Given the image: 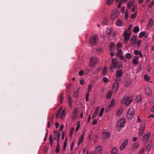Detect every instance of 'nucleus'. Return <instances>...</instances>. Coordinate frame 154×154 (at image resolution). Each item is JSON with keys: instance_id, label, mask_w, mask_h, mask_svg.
<instances>
[{"instance_id": "obj_1", "label": "nucleus", "mask_w": 154, "mask_h": 154, "mask_svg": "<svg viewBox=\"0 0 154 154\" xmlns=\"http://www.w3.org/2000/svg\"><path fill=\"white\" fill-rule=\"evenodd\" d=\"M135 111L133 108H130L126 113V118L128 120H131L134 115Z\"/></svg>"}, {"instance_id": "obj_2", "label": "nucleus", "mask_w": 154, "mask_h": 154, "mask_svg": "<svg viewBox=\"0 0 154 154\" xmlns=\"http://www.w3.org/2000/svg\"><path fill=\"white\" fill-rule=\"evenodd\" d=\"M98 42V38L96 35H93L90 38V43L91 45H96Z\"/></svg>"}, {"instance_id": "obj_3", "label": "nucleus", "mask_w": 154, "mask_h": 154, "mask_svg": "<svg viewBox=\"0 0 154 154\" xmlns=\"http://www.w3.org/2000/svg\"><path fill=\"white\" fill-rule=\"evenodd\" d=\"M132 100L133 99L132 97H126L123 98L121 103L122 104L124 103L126 105L128 106L131 103Z\"/></svg>"}, {"instance_id": "obj_4", "label": "nucleus", "mask_w": 154, "mask_h": 154, "mask_svg": "<svg viewBox=\"0 0 154 154\" xmlns=\"http://www.w3.org/2000/svg\"><path fill=\"white\" fill-rule=\"evenodd\" d=\"M119 14V12L116 9L114 10L112 13L111 15V19L113 20L117 18Z\"/></svg>"}, {"instance_id": "obj_5", "label": "nucleus", "mask_w": 154, "mask_h": 154, "mask_svg": "<svg viewBox=\"0 0 154 154\" xmlns=\"http://www.w3.org/2000/svg\"><path fill=\"white\" fill-rule=\"evenodd\" d=\"M118 66V61L116 58H113L112 61V65L110 67V70H112Z\"/></svg>"}, {"instance_id": "obj_6", "label": "nucleus", "mask_w": 154, "mask_h": 154, "mask_svg": "<svg viewBox=\"0 0 154 154\" xmlns=\"http://www.w3.org/2000/svg\"><path fill=\"white\" fill-rule=\"evenodd\" d=\"M126 121L125 119H122L119 120L118 123V125L121 128H123L125 124Z\"/></svg>"}, {"instance_id": "obj_7", "label": "nucleus", "mask_w": 154, "mask_h": 154, "mask_svg": "<svg viewBox=\"0 0 154 154\" xmlns=\"http://www.w3.org/2000/svg\"><path fill=\"white\" fill-rule=\"evenodd\" d=\"M119 0H116L117 2L119 1V4L118 5V8H120L121 7V5L122 4V0L119 1ZM114 0H106V3L107 5H110L114 1Z\"/></svg>"}, {"instance_id": "obj_8", "label": "nucleus", "mask_w": 154, "mask_h": 154, "mask_svg": "<svg viewBox=\"0 0 154 154\" xmlns=\"http://www.w3.org/2000/svg\"><path fill=\"white\" fill-rule=\"evenodd\" d=\"M123 36L124 37L125 41L127 42L130 38V33L127 31H125L123 34Z\"/></svg>"}, {"instance_id": "obj_9", "label": "nucleus", "mask_w": 154, "mask_h": 154, "mask_svg": "<svg viewBox=\"0 0 154 154\" xmlns=\"http://www.w3.org/2000/svg\"><path fill=\"white\" fill-rule=\"evenodd\" d=\"M97 61V59L96 57H92L90 60V66L93 67L95 65Z\"/></svg>"}, {"instance_id": "obj_10", "label": "nucleus", "mask_w": 154, "mask_h": 154, "mask_svg": "<svg viewBox=\"0 0 154 154\" xmlns=\"http://www.w3.org/2000/svg\"><path fill=\"white\" fill-rule=\"evenodd\" d=\"M110 136V134L109 132L104 131L103 132L102 138L104 140H106Z\"/></svg>"}, {"instance_id": "obj_11", "label": "nucleus", "mask_w": 154, "mask_h": 154, "mask_svg": "<svg viewBox=\"0 0 154 154\" xmlns=\"http://www.w3.org/2000/svg\"><path fill=\"white\" fill-rule=\"evenodd\" d=\"M78 110L77 108H75L72 112V119H75L78 114Z\"/></svg>"}, {"instance_id": "obj_12", "label": "nucleus", "mask_w": 154, "mask_h": 154, "mask_svg": "<svg viewBox=\"0 0 154 154\" xmlns=\"http://www.w3.org/2000/svg\"><path fill=\"white\" fill-rule=\"evenodd\" d=\"M128 142V140H126L124 141L123 143L120 146V149L121 150H123L125 149V146L127 145Z\"/></svg>"}, {"instance_id": "obj_13", "label": "nucleus", "mask_w": 154, "mask_h": 154, "mask_svg": "<svg viewBox=\"0 0 154 154\" xmlns=\"http://www.w3.org/2000/svg\"><path fill=\"white\" fill-rule=\"evenodd\" d=\"M150 135V133L149 132H148L147 133L145 134L143 137V140L146 141H147L149 140Z\"/></svg>"}, {"instance_id": "obj_14", "label": "nucleus", "mask_w": 154, "mask_h": 154, "mask_svg": "<svg viewBox=\"0 0 154 154\" xmlns=\"http://www.w3.org/2000/svg\"><path fill=\"white\" fill-rule=\"evenodd\" d=\"M144 130V125H141L140 128L139 134L140 136H141L143 133Z\"/></svg>"}, {"instance_id": "obj_15", "label": "nucleus", "mask_w": 154, "mask_h": 154, "mask_svg": "<svg viewBox=\"0 0 154 154\" xmlns=\"http://www.w3.org/2000/svg\"><path fill=\"white\" fill-rule=\"evenodd\" d=\"M116 73V77H121L122 76L123 72L122 70L121 69L117 70Z\"/></svg>"}, {"instance_id": "obj_16", "label": "nucleus", "mask_w": 154, "mask_h": 154, "mask_svg": "<svg viewBox=\"0 0 154 154\" xmlns=\"http://www.w3.org/2000/svg\"><path fill=\"white\" fill-rule=\"evenodd\" d=\"M119 88V83L118 82H115L113 85V90L115 91H116Z\"/></svg>"}, {"instance_id": "obj_17", "label": "nucleus", "mask_w": 154, "mask_h": 154, "mask_svg": "<svg viewBox=\"0 0 154 154\" xmlns=\"http://www.w3.org/2000/svg\"><path fill=\"white\" fill-rule=\"evenodd\" d=\"M136 37L134 35L133 36L131 39V43L132 45H134L136 43Z\"/></svg>"}, {"instance_id": "obj_18", "label": "nucleus", "mask_w": 154, "mask_h": 154, "mask_svg": "<svg viewBox=\"0 0 154 154\" xmlns=\"http://www.w3.org/2000/svg\"><path fill=\"white\" fill-rule=\"evenodd\" d=\"M145 92L147 95H151L152 93L151 90L149 87H147L145 89Z\"/></svg>"}, {"instance_id": "obj_19", "label": "nucleus", "mask_w": 154, "mask_h": 154, "mask_svg": "<svg viewBox=\"0 0 154 154\" xmlns=\"http://www.w3.org/2000/svg\"><path fill=\"white\" fill-rule=\"evenodd\" d=\"M109 50L110 51H113L115 48V45L114 43L111 42L109 46Z\"/></svg>"}, {"instance_id": "obj_20", "label": "nucleus", "mask_w": 154, "mask_h": 154, "mask_svg": "<svg viewBox=\"0 0 154 154\" xmlns=\"http://www.w3.org/2000/svg\"><path fill=\"white\" fill-rule=\"evenodd\" d=\"M134 2V0H131L129 3L128 4L127 6L128 8H131V7L133 6V5Z\"/></svg>"}, {"instance_id": "obj_21", "label": "nucleus", "mask_w": 154, "mask_h": 154, "mask_svg": "<svg viewBox=\"0 0 154 154\" xmlns=\"http://www.w3.org/2000/svg\"><path fill=\"white\" fill-rule=\"evenodd\" d=\"M64 94V92H63L59 96V99L61 104L62 103L63 99Z\"/></svg>"}, {"instance_id": "obj_22", "label": "nucleus", "mask_w": 154, "mask_h": 154, "mask_svg": "<svg viewBox=\"0 0 154 154\" xmlns=\"http://www.w3.org/2000/svg\"><path fill=\"white\" fill-rule=\"evenodd\" d=\"M154 22L152 20L150 19L149 20V22L147 24V26L148 27H151L152 25H153Z\"/></svg>"}, {"instance_id": "obj_23", "label": "nucleus", "mask_w": 154, "mask_h": 154, "mask_svg": "<svg viewBox=\"0 0 154 154\" xmlns=\"http://www.w3.org/2000/svg\"><path fill=\"white\" fill-rule=\"evenodd\" d=\"M96 152L99 153H100L102 151V147L100 146H97L96 149Z\"/></svg>"}, {"instance_id": "obj_24", "label": "nucleus", "mask_w": 154, "mask_h": 154, "mask_svg": "<svg viewBox=\"0 0 154 154\" xmlns=\"http://www.w3.org/2000/svg\"><path fill=\"white\" fill-rule=\"evenodd\" d=\"M141 100V97L140 96L137 95L136 98V100L137 102L140 103Z\"/></svg>"}, {"instance_id": "obj_25", "label": "nucleus", "mask_w": 154, "mask_h": 154, "mask_svg": "<svg viewBox=\"0 0 154 154\" xmlns=\"http://www.w3.org/2000/svg\"><path fill=\"white\" fill-rule=\"evenodd\" d=\"M62 109V108L61 107L59 109L58 111V112L56 115V117L57 119L59 118V116H60V113L61 112Z\"/></svg>"}, {"instance_id": "obj_26", "label": "nucleus", "mask_w": 154, "mask_h": 154, "mask_svg": "<svg viewBox=\"0 0 154 154\" xmlns=\"http://www.w3.org/2000/svg\"><path fill=\"white\" fill-rule=\"evenodd\" d=\"M140 30V28L138 26H136L134 27L133 32L134 33L138 32Z\"/></svg>"}, {"instance_id": "obj_27", "label": "nucleus", "mask_w": 154, "mask_h": 154, "mask_svg": "<svg viewBox=\"0 0 154 154\" xmlns=\"http://www.w3.org/2000/svg\"><path fill=\"white\" fill-rule=\"evenodd\" d=\"M115 100L114 99H112V100L110 103V105H109L110 107H113L115 105Z\"/></svg>"}, {"instance_id": "obj_28", "label": "nucleus", "mask_w": 154, "mask_h": 154, "mask_svg": "<svg viewBox=\"0 0 154 154\" xmlns=\"http://www.w3.org/2000/svg\"><path fill=\"white\" fill-rule=\"evenodd\" d=\"M112 154H117V150L116 148H113L111 151Z\"/></svg>"}, {"instance_id": "obj_29", "label": "nucleus", "mask_w": 154, "mask_h": 154, "mask_svg": "<svg viewBox=\"0 0 154 154\" xmlns=\"http://www.w3.org/2000/svg\"><path fill=\"white\" fill-rule=\"evenodd\" d=\"M123 109H121L118 110L116 112V114L117 115H120L122 113Z\"/></svg>"}, {"instance_id": "obj_30", "label": "nucleus", "mask_w": 154, "mask_h": 154, "mask_svg": "<svg viewBox=\"0 0 154 154\" xmlns=\"http://www.w3.org/2000/svg\"><path fill=\"white\" fill-rule=\"evenodd\" d=\"M79 91V89H78L77 91L74 92L73 95L74 97L77 98L78 97Z\"/></svg>"}, {"instance_id": "obj_31", "label": "nucleus", "mask_w": 154, "mask_h": 154, "mask_svg": "<svg viewBox=\"0 0 154 154\" xmlns=\"http://www.w3.org/2000/svg\"><path fill=\"white\" fill-rule=\"evenodd\" d=\"M131 84V81L130 80H128L125 82V85L126 87H128Z\"/></svg>"}, {"instance_id": "obj_32", "label": "nucleus", "mask_w": 154, "mask_h": 154, "mask_svg": "<svg viewBox=\"0 0 154 154\" xmlns=\"http://www.w3.org/2000/svg\"><path fill=\"white\" fill-rule=\"evenodd\" d=\"M84 134H83L81 136L79 140V143H78V145H79V144H80V143H81L82 142V141L84 137Z\"/></svg>"}, {"instance_id": "obj_33", "label": "nucleus", "mask_w": 154, "mask_h": 154, "mask_svg": "<svg viewBox=\"0 0 154 154\" xmlns=\"http://www.w3.org/2000/svg\"><path fill=\"white\" fill-rule=\"evenodd\" d=\"M145 34V32L143 31L140 32L139 35V37L140 38H142Z\"/></svg>"}, {"instance_id": "obj_34", "label": "nucleus", "mask_w": 154, "mask_h": 154, "mask_svg": "<svg viewBox=\"0 0 154 154\" xmlns=\"http://www.w3.org/2000/svg\"><path fill=\"white\" fill-rule=\"evenodd\" d=\"M116 25L119 26H122V22L120 20H119L117 21L116 23Z\"/></svg>"}, {"instance_id": "obj_35", "label": "nucleus", "mask_w": 154, "mask_h": 154, "mask_svg": "<svg viewBox=\"0 0 154 154\" xmlns=\"http://www.w3.org/2000/svg\"><path fill=\"white\" fill-rule=\"evenodd\" d=\"M107 68L106 67H105L103 69L102 75H106V72L107 71Z\"/></svg>"}, {"instance_id": "obj_36", "label": "nucleus", "mask_w": 154, "mask_h": 154, "mask_svg": "<svg viewBox=\"0 0 154 154\" xmlns=\"http://www.w3.org/2000/svg\"><path fill=\"white\" fill-rule=\"evenodd\" d=\"M112 29H110L107 30L106 33L108 35H110L112 34Z\"/></svg>"}, {"instance_id": "obj_37", "label": "nucleus", "mask_w": 154, "mask_h": 154, "mask_svg": "<svg viewBox=\"0 0 154 154\" xmlns=\"http://www.w3.org/2000/svg\"><path fill=\"white\" fill-rule=\"evenodd\" d=\"M104 108L103 107H102L101 108V109L100 112V114H99V116L100 117H101L102 116L103 114L104 111Z\"/></svg>"}, {"instance_id": "obj_38", "label": "nucleus", "mask_w": 154, "mask_h": 154, "mask_svg": "<svg viewBox=\"0 0 154 154\" xmlns=\"http://www.w3.org/2000/svg\"><path fill=\"white\" fill-rule=\"evenodd\" d=\"M112 96V93L111 91H109L107 93L106 95V98L107 99H110Z\"/></svg>"}, {"instance_id": "obj_39", "label": "nucleus", "mask_w": 154, "mask_h": 154, "mask_svg": "<svg viewBox=\"0 0 154 154\" xmlns=\"http://www.w3.org/2000/svg\"><path fill=\"white\" fill-rule=\"evenodd\" d=\"M122 50H119L118 51V52L117 53V55L118 56H120L122 55Z\"/></svg>"}, {"instance_id": "obj_40", "label": "nucleus", "mask_w": 154, "mask_h": 154, "mask_svg": "<svg viewBox=\"0 0 154 154\" xmlns=\"http://www.w3.org/2000/svg\"><path fill=\"white\" fill-rule=\"evenodd\" d=\"M129 12L128 11L126 10L125 13V19L126 20H127L128 19V17Z\"/></svg>"}, {"instance_id": "obj_41", "label": "nucleus", "mask_w": 154, "mask_h": 154, "mask_svg": "<svg viewBox=\"0 0 154 154\" xmlns=\"http://www.w3.org/2000/svg\"><path fill=\"white\" fill-rule=\"evenodd\" d=\"M137 15V13L136 12H135V13H134V14H132L131 15V17L132 19H134L136 17Z\"/></svg>"}, {"instance_id": "obj_42", "label": "nucleus", "mask_w": 154, "mask_h": 154, "mask_svg": "<svg viewBox=\"0 0 154 154\" xmlns=\"http://www.w3.org/2000/svg\"><path fill=\"white\" fill-rule=\"evenodd\" d=\"M60 134H59V135H58V137H57V139H56L57 145H58V144L59 145V142L60 140Z\"/></svg>"}, {"instance_id": "obj_43", "label": "nucleus", "mask_w": 154, "mask_h": 154, "mask_svg": "<svg viewBox=\"0 0 154 154\" xmlns=\"http://www.w3.org/2000/svg\"><path fill=\"white\" fill-rule=\"evenodd\" d=\"M60 146L59 145H57V147L56 148L55 151L56 152L58 153L59 152L60 150Z\"/></svg>"}, {"instance_id": "obj_44", "label": "nucleus", "mask_w": 154, "mask_h": 154, "mask_svg": "<svg viewBox=\"0 0 154 154\" xmlns=\"http://www.w3.org/2000/svg\"><path fill=\"white\" fill-rule=\"evenodd\" d=\"M67 146V141H66V139L65 142L64 143V146L63 147V150H65L66 148V146Z\"/></svg>"}, {"instance_id": "obj_45", "label": "nucleus", "mask_w": 154, "mask_h": 154, "mask_svg": "<svg viewBox=\"0 0 154 154\" xmlns=\"http://www.w3.org/2000/svg\"><path fill=\"white\" fill-rule=\"evenodd\" d=\"M152 145V143H149L147 146V148H146V150L147 151H149L151 147V146Z\"/></svg>"}, {"instance_id": "obj_46", "label": "nucleus", "mask_w": 154, "mask_h": 154, "mask_svg": "<svg viewBox=\"0 0 154 154\" xmlns=\"http://www.w3.org/2000/svg\"><path fill=\"white\" fill-rule=\"evenodd\" d=\"M131 57V54L129 53H127L126 54V57L127 59H130Z\"/></svg>"}, {"instance_id": "obj_47", "label": "nucleus", "mask_w": 154, "mask_h": 154, "mask_svg": "<svg viewBox=\"0 0 154 154\" xmlns=\"http://www.w3.org/2000/svg\"><path fill=\"white\" fill-rule=\"evenodd\" d=\"M144 78L146 81H148L150 79L149 77L147 75H144Z\"/></svg>"}, {"instance_id": "obj_48", "label": "nucleus", "mask_w": 154, "mask_h": 154, "mask_svg": "<svg viewBox=\"0 0 154 154\" xmlns=\"http://www.w3.org/2000/svg\"><path fill=\"white\" fill-rule=\"evenodd\" d=\"M107 20L106 19H105L102 22V25H106L107 24Z\"/></svg>"}, {"instance_id": "obj_49", "label": "nucleus", "mask_w": 154, "mask_h": 154, "mask_svg": "<svg viewBox=\"0 0 154 154\" xmlns=\"http://www.w3.org/2000/svg\"><path fill=\"white\" fill-rule=\"evenodd\" d=\"M65 110L64 109L63 110L60 115V117L63 118L65 116Z\"/></svg>"}, {"instance_id": "obj_50", "label": "nucleus", "mask_w": 154, "mask_h": 154, "mask_svg": "<svg viewBox=\"0 0 154 154\" xmlns=\"http://www.w3.org/2000/svg\"><path fill=\"white\" fill-rule=\"evenodd\" d=\"M53 132L54 133V136H56L58 137V135L60 134L59 132H57V131H54Z\"/></svg>"}, {"instance_id": "obj_51", "label": "nucleus", "mask_w": 154, "mask_h": 154, "mask_svg": "<svg viewBox=\"0 0 154 154\" xmlns=\"http://www.w3.org/2000/svg\"><path fill=\"white\" fill-rule=\"evenodd\" d=\"M145 149L144 148H142L139 152L138 154H142L144 152Z\"/></svg>"}, {"instance_id": "obj_52", "label": "nucleus", "mask_w": 154, "mask_h": 154, "mask_svg": "<svg viewBox=\"0 0 154 154\" xmlns=\"http://www.w3.org/2000/svg\"><path fill=\"white\" fill-rule=\"evenodd\" d=\"M139 146V144L137 143H135L134 144V147L135 149H137Z\"/></svg>"}, {"instance_id": "obj_53", "label": "nucleus", "mask_w": 154, "mask_h": 154, "mask_svg": "<svg viewBox=\"0 0 154 154\" xmlns=\"http://www.w3.org/2000/svg\"><path fill=\"white\" fill-rule=\"evenodd\" d=\"M103 81L104 82L106 83L108 82V79L106 77H104L103 79Z\"/></svg>"}, {"instance_id": "obj_54", "label": "nucleus", "mask_w": 154, "mask_h": 154, "mask_svg": "<svg viewBox=\"0 0 154 154\" xmlns=\"http://www.w3.org/2000/svg\"><path fill=\"white\" fill-rule=\"evenodd\" d=\"M122 46V44L121 43L118 44L116 46V48L118 50Z\"/></svg>"}, {"instance_id": "obj_55", "label": "nucleus", "mask_w": 154, "mask_h": 154, "mask_svg": "<svg viewBox=\"0 0 154 154\" xmlns=\"http://www.w3.org/2000/svg\"><path fill=\"white\" fill-rule=\"evenodd\" d=\"M89 93L88 92L86 95V100L88 101V97L89 96Z\"/></svg>"}, {"instance_id": "obj_56", "label": "nucleus", "mask_w": 154, "mask_h": 154, "mask_svg": "<svg viewBox=\"0 0 154 154\" xmlns=\"http://www.w3.org/2000/svg\"><path fill=\"white\" fill-rule=\"evenodd\" d=\"M84 73V72L83 70L80 71L79 73V76H82Z\"/></svg>"}, {"instance_id": "obj_57", "label": "nucleus", "mask_w": 154, "mask_h": 154, "mask_svg": "<svg viewBox=\"0 0 154 154\" xmlns=\"http://www.w3.org/2000/svg\"><path fill=\"white\" fill-rule=\"evenodd\" d=\"M133 63L135 65H137L138 63V61H136V59H135L133 60Z\"/></svg>"}, {"instance_id": "obj_58", "label": "nucleus", "mask_w": 154, "mask_h": 154, "mask_svg": "<svg viewBox=\"0 0 154 154\" xmlns=\"http://www.w3.org/2000/svg\"><path fill=\"white\" fill-rule=\"evenodd\" d=\"M64 126L63 125H60V132H61Z\"/></svg>"}, {"instance_id": "obj_59", "label": "nucleus", "mask_w": 154, "mask_h": 154, "mask_svg": "<svg viewBox=\"0 0 154 154\" xmlns=\"http://www.w3.org/2000/svg\"><path fill=\"white\" fill-rule=\"evenodd\" d=\"M97 123V120L96 119H94L92 122V124L93 125L96 124Z\"/></svg>"}, {"instance_id": "obj_60", "label": "nucleus", "mask_w": 154, "mask_h": 154, "mask_svg": "<svg viewBox=\"0 0 154 154\" xmlns=\"http://www.w3.org/2000/svg\"><path fill=\"white\" fill-rule=\"evenodd\" d=\"M80 126V124H78L77 125V126L76 127V129H75L76 132H77L79 130V128Z\"/></svg>"}, {"instance_id": "obj_61", "label": "nucleus", "mask_w": 154, "mask_h": 154, "mask_svg": "<svg viewBox=\"0 0 154 154\" xmlns=\"http://www.w3.org/2000/svg\"><path fill=\"white\" fill-rule=\"evenodd\" d=\"M68 100V103L69 105L70 106H71L72 105V100Z\"/></svg>"}, {"instance_id": "obj_62", "label": "nucleus", "mask_w": 154, "mask_h": 154, "mask_svg": "<svg viewBox=\"0 0 154 154\" xmlns=\"http://www.w3.org/2000/svg\"><path fill=\"white\" fill-rule=\"evenodd\" d=\"M99 110V107H97L96 108L95 111L94 113L97 114V113L98 112Z\"/></svg>"}, {"instance_id": "obj_63", "label": "nucleus", "mask_w": 154, "mask_h": 154, "mask_svg": "<svg viewBox=\"0 0 154 154\" xmlns=\"http://www.w3.org/2000/svg\"><path fill=\"white\" fill-rule=\"evenodd\" d=\"M91 85H90L88 87V92H89H89H90V91L91 90Z\"/></svg>"}, {"instance_id": "obj_64", "label": "nucleus", "mask_w": 154, "mask_h": 154, "mask_svg": "<svg viewBox=\"0 0 154 154\" xmlns=\"http://www.w3.org/2000/svg\"><path fill=\"white\" fill-rule=\"evenodd\" d=\"M141 43V40H138L137 42V44L138 46H139Z\"/></svg>"}]
</instances>
